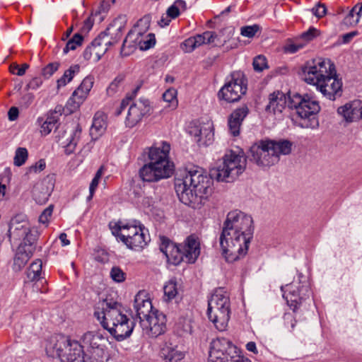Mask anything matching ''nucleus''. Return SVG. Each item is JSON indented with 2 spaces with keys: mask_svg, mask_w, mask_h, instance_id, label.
Returning a JSON list of instances; mask_svg holds the SVG:
<instances>
[{
  "mask_svg": "<svg viewBox=\"0 0 362 362\" xmlns=\"http://www.w3.org/2000/svg\"><path fill=\"white\" fill-rule=\"evenodd\" d=\"M203 133H206L207 134L206 141H204V144L209 145L214 139V132L211 125H208V127L194 126L191 127L189 130V134L197 139L196 141L197 143L202 142Z\"/></svg>",
  "mask_w": 362,
  "mask_h": 362,
  "instance_id": "33",
  "label": "nucleus"
},
{
  "mask_svg": "<svg viewBox=\"0 0 362 362\" xmlns=\"http://www.w3.org/2000/svg\"><path fill=\"white\" fill-rule=\"evenodd\" d=\"M207 315L209 320L219 331H224L230 319V309L208 308Z\"/></svg>",
  "mask_w": 362,
  "mask_h": 362,
  "instance_id": "24",
  "label": "nucleus"
},
{
  "mask_svg": "<svg viewBox=\"0 0 362 362\" xmlns=\"http://www.w3.org/2000/svg\"><path fill=\"white\" fill-rule=\"evenodd\" d=\"M170 144L162 141L148 148L149 162L139 170V176L145 182H158L170 177L174 172V164L169 159Z\"/></svg>",
  "mask_w": 362,
  "mask_h": 362,
  "instance_id": "5",
  "label": "nucleus"
},
{
  "mask_svg": "<svg viewBox=\"0 0 362 362\" xmlns=\"http://www.w3.org/2000/svg\"><path fill=\"white\" fill-rule=\"evenodd\" d=\"M185 5V2L182 0H177L174 4L170 6L166 11V17H162L159 24L163 27L168 25L171 19L177 18L180 15V10L178 6H182Z\"/></svg>",
  "mask_w": 362,
  "mask_h": 362,
  "instance_id": "38",
  "label": "nucleus"
},
{
  "mask_svg": "<svg viewBox=\"0 0 362 362\" xmlns=\"http://www.w3.org/2000/svg\"><path fill=\"white\" fill-rule=\"evenodd\" d=\"M29 68V65L28 64H23L20 66L17 64H12L9 67L10 72L13 74H16L18 76H23L26 71V70Z\"/></svg>",
  "mask_w": 362,
  "mask_h": 362,
  "instance_id": "57",
  "label": "nucleus"
},
{
  "mask_svg": "<svg viewBox=\"0 0 362 362\" xmlns=\"http://www.w3.org/2000/svg\"><path fill=\"white\" fill-rule=\"evenodd\" d=\"M50 195V190L45 182L37 183L33 189V196L39 204H45Z\"/></svg>",
  "mask_w": 362,
  "mask_h": 362,
  "instance_id": "36",
  "label": "nucleus"
},
{
  "mask_svg": "<svg viewBox=\"0 0 362 362\" xmlns=\"http://www.w3.org/2000/svg\"><path fill=\"white\" fill-rule=\"evenodd\" d=\"M312 13L318 18H321L327 13V8L324 4L318 2L315 7L312 8Z\"/></svg>",
  "mask_w": 362,
  "mask_h": 362,
  "instance_id": "61",
  "label": "nucleus"
},
{
  "mask_svg": "<svg viewBox=\"0 0 362 362\" xmlns=\"http://www.w3.org/2000/svg\"><path fill=\"white\" fill-rule=\"evenodd\" d=\"M124 80V75L119 74L117 76L107 88V95L108 96H114L116 93H117L123 84Z\"/></svg>",
  "mask_w": 362,
  "mask_h": 362,
  "instance_id": "42",
  "label": "nucleus"
},
{
  "mask_svg": "<svg viewBox=\"0 0 362 362\" xmlns=\"http://www.w3.org/2000/svg\"><path fill=\"white\" fill-rule=\"evenodd\" d=\"M10 240H21V243L35 244L37 236L30 229L28 221L22 215H17L11 218L8 228Z\"/></svg>",
  "mask_w": 362,
  "mask_h": 362,
  "instance_id": "11",
  "label": "nucleus"
},
{
  "mask_svg": "<svg viewBox=\"0 0 362 362\" xmlns=\"http://www.w3.org/2000/svg\"><path fill=\"white\" fill-rule=\"evenodd\" d=\"M127 19L125 15L117 17L110 26L102 32L83 52L86 60L97 62L110 46L117 44L122 36Z\"/></svg>",
  "mask_w": 362,
  "mask_h": 362,
  "instance_id": "7",
  "label": "nucleus"
},
{
  "mask_svg": "<svg viewBox=\"0 0 362 362\" xmlns=\"http://www.w3.org/2000/svg\"><path fill=\"white\" fill-rule=\"evenodd\" d=\"M252 218L240 211L228 214L220 235V245L226 260L233 262L247 252L253 236Z\"/></svg>",
  "mask_w": 362,
  "mask_h": 362,
  "instance_id": "1",
  "label": "nucleus"
},
{
  "mask_svg": "<svg viewBox=\"0 0 362 362\" xmlns=\"http://www.w3.org/2000/svg\"><path fill=\"white\" fill-rule=\"evenodd\" d=\"M253 67L255 71H262L267 68V59L262 55H259L254 59Z\"/></svg>",
  "mask_w": 362,
  "mask_h": 362,
  "instance_id": "56",
  "label": "nucleus"
},
{
  "mask_svg": "<svg viewBox=\"0 0 362 362\" xmlns=\"http://www.w3.org/2000/svg\"><path fill=\"white\" fill-rule=\"evenodd\" d=\"M238 350L226 338H217L211 343L209 362H233Z\"/></svg>",
  "mask_w": 362,
  "mask_h": 362,
  "instance_id": "10",
  "label": "nucleus"
},
{
  "mask_svg": "<svg viewBox=\"0 0 362 362\" xmlns=\"http://www.w3.org/2000/svg\"><path fill=\"white\" fill-rule=\"evenodd\" d=\"M81 129L76 128L70 135V139H68L69 142L65 146V152L66 154H71L74 152L81 136Z\"/></svg>",
  "mask_w": 362,
  "mask_h": 362,
  "instance_id": "43",
  "label": "nucleus"
},
{
  "mask_svg": "<svg viewBox=\"0 0 362 362\" xmlns=\"http://www.w3.org/2000/svg\"><path fill=\"white\" fill-rule=\"evenodd\" d=\"M139 90V87H137L133 92L132 93V95H127L121 102L120 103V105L119 107V108L116 110L115 112V115H121V113L124 110V109L126 108V107H127L129 103H130V101L132 100V96L133 95H135L137 90Z\"/></svg>",
  "mask_w": 362,
  "mask_h": 362,
  "instance_id": "58",
  "label": "nucleus"
},
{
  "mask_svg": "<svg viewBox=\"0 0 362 362\" xmlns=\"http://www.w3.org/2000/svg\"><path fill=\"white\" fill-rule=\"evenodd\" d=\"M156 43L155 35L148 33L144 35V38L141 41L139 49L141 50H146L153 47Z\"/></svg>",
  "mask_w": 362,
  "mask_h": 362,
  "instance_id": "51",
  "label": "nucleus"
},
{
  "mask_svg": "<svg viewBox=\"0 0 362 362\" xmlns=\"http://www.w3.org/2000/svg\"><path fill=\"white\" fill-rule=\"evenodd\" d=\"M42 83V81L40 77L33 78L27 85L28 88L37 89Z\"/></svg>",
  "mask_w": 362,
  "mask_h": 362,
  "instance_id": "63",
  "label": "nucleus"
},
{
  "mask_svg": "<svg viewBox=\"0 0 362 362\" xmlns=\"http://www.w3.org/2000/svg\"><path fill=\"white\" fill-rule=\"evenodd\" d=\"M230 309V300L227 292L219 288L214 291L208 302V308Z\"/></svg>",
  "mask_w": 362,
  "mask_h": 362,
  "instance_id": "28",
  "label": "nucleus"
},
{
  "mask_svg": "<svg viewBox=\"0 0 362 362\" xmlns=\"http://www.w3.org/2000/svg\"><path fill=\"white\" fill-rule=\"evenodd\" d=\"M287 104L286 95L280 91L274 92L269 95V104L266 110L272 112L274 114L281 113Z\"/></svg>",
  "mask_w": 362,
  "mask_h": 362,
  "instance_id": "29",
  "label": "nucleus"
},
{
  "mask_svg": "<svg viewBox=\"0 0 362 362\" xmlns=\"http://www.w3.org/2000/svg\"><path fill=\"white\" fill-rule=\"evenodd\" d=\"M317 33V30L315 28H310L298 37L288 39L284 46V52L294 54L298 52L316 36Z\"/></svg>",
  "mask_w": 362,
  "mask_h": 362,
  "instance_id": "18",
  "label": "nucleus"
},
{
  "mask_svg": "<svg viewBox=\"0 0 362 362\" xmlns=\"http://www.w3.org/2000/svg\"><path fill=\"white\" fill-rule=\"evenodd\" d=\"M42 262L37 259L30 265L27 271L28 279L30 281H35L40 278L42 272Z\"/></svg>",
  "mask_w": 362,
  "mask_h": 362,
  "instance_id": "41",
  "label": "nucleus"
},
{
  "mask_svg": "<svg viewBox=\"0 0 362 362\" xmlns=\"http://www.w3.org/2000/svg\"><path fill=\"white\" fill-rule=\"evenodd\" d=\"M35 250V244L21 243L17 248V252L13 262V269L21 270L29 259L33 256Z\"/></svg>",
  "mask_w": 362,
  "mask_h": 362,
  "instance_id": "21",
  "label": "nucleus"
},
{
  "mask_svg": "<svg viewBox=\"0 0 362 362\" xmlns=\"http://www.w3.org/2000/svg\"><path fill=\"white\" fill-rule=\"evenodd\" d=\"M293 144L288 140L261 139L250 148V160L257 166L265 168L277 164L281 156L291 153Z\"/></svg>",
  "mask_w": 362,
  "mask_h": 362,
  "instance_id": "6",
  "label": "nucleus"
},
{
  "mask_svg": "<svg viewBox=\"0 0 362 362\" xmlns=\"http://www.w3.org/2000/svg\"><path fill=\"white\" fill-rule=\"evenodd\" d=\"M58 118L54 116H47L46 120L41 125L40 132L43 135L49 134L53 129L57 127Z\"/></svg>",
  "mask_w": 362,
  "mask_h": 362,
  "instance_id": "45",
  "label": "nucleus"
},
{
  "mask_svg": "<svg viewBox=\"0 0 362 362\" xmlns=\"http://www.w3.org/2000/svg\"><path fill=\"white\" fill-rule=\"evenodd\" d=\"M247 159L243 151H230L211 170V175L218 182H232L245 171Z\"/></svg>",
  "mask_w": 362,
  "mask_h": 362,
  "instance_id": "9",
  "label": "nucleus"
},
{
  "mask_svg": "<svg viewBox=\"0 0 362 362\" xmlns=\"http://www.w3.org/2000/svg\"><path fill=\"white\" fill-rule=\"evenodd\" d=\"M320 105L316 100H313L308 96L303 101L298 108L296 114L304 121L301 124L303 128L316 129L319 126V122L316 114L320 111Z\"/></svg>",
  "mask_w": 362,
  "mask_h": 362,
  "instance_id": "13",
  "label": "nucleus"
},
{
  "mask_svg": "<svg viewBox=\"0 0 362 362\" xmlns=\"http://www.w3.org/2000/svg\"><path fill=\"white\" fill-rule=\"evenodd\" d=\"M59 67V63L58 62L49 63L42 70V75L45 78H48L58 70Z\"/></svg>",
  "mask_w": 362,
  "mask_h": 362,
  "instance_id": "53",
  "label": "nucleus"
},
{
  "mask_svg": "<svg viewBox=\"0 0 362 362\" xmlns=\"http://www.w3.org/2000/svg\"><path fill=\"white\" fill-rule=\"evenodd\" d=\"M259 26L258 25L244 26L241 28L240 33L243 36L247 37H253L259 31Z\"/></svg>",
  "mask_w": 362,
  "mask_h": 362,
  "instance_id": "54",
  "label": "nucleus"
},
{
  "mask_svg": "<svg viewBox=\"0 0 362 362\" xmlns=\"http://www.w3.org/2000/svg\"><path fill=\"white\" fill-rule=\"evenodd\" d=\"M102 339L99 335L95 334L93 332H87L84 334L83 341L88 344L91 349L89 351L88 356L90 360L93 361V358L100 359L101 362H104L105 351L100 342Z\"/></svg>",
  "mask_w": 362,
  "mask_h": 362,
  "instance_id": "22",
  "label": "nucleus"
},
{
  "mask_svg": "<svg viewBox=\"0 0 362 362\" xmlns=\"http://www.w3.org/2000/svg\"><path fill=\"white\" fill-rule=\"evenodd\" d=\"M184 254L185 262L194 263L200 254V243L194 235L189 236L183 244L180 245Z\"/></svg>",
  "mask_w": 362,
  "mask_h": 362,
  "instance_id": "23",
  "label": "nucleus"
},
{
  "mask_svg": "<svg viewBox=\"0 0 362 362\" xmlns=\"http://www.w3.org/2000/svg\"><path fill=\"white\" fill-rule=\"evenodd\" d=\"M106 128V115L102 112H96L90 129L91 135L96 137L100 136L105 132Z\"/></svg>",
  "mask_w": 362,
  "mask_h": 362,
  "instance_id": "34",
  "label": "nucleus"
},
{
  "mask_svg": "<svg viewBox=\"0 0 362 362\" xmlns=\"http://www.w3.org/2000/svg\"><path fill=\"white\" fill-rule=\"evenodd\" d=\"M110 276L113 281L120 283L125 280L126 274L119 267H113L110 271Z\"/></svg>",
  "mask_w": 362,
  "mask_h": 362,
  "instance_id": "52",
  "label": "nucleus"
},
{
  "mask_svg": "<svg viewBox=\"0 0 362 362\" xmlns=\"http://www.w3.org/2000/svg\"><path fill=\"white\" fill-rule=\"evenodd\" d=\"M93 83L94 78L91 76H88L83 80L78 88L74 91L71 99L76 104L77 107L87 98L93 88Z\"/></svg>",
  "mask_w": 362,
  "mask_h": 362,
  "instance_id": "27",
  "label": "nucleus"
},
{
  "mask_svg": "<svg viewBox=\"0 0 362 362\" xmlns=\"http://www.w3.org/2000/svg\"><path fill=\"white\" fill-rule=\"evenodd\" d=\"M302 78L327 98L334 100L341 96L342 82L338 78L335 66L329 59L317 58L307 62L302 69Z\"/></svg>",
  "mask_w": 362,
  "mask_h": 362,
  "instance_id": "3",
  "label": "nucleus"
},
{
  "mask_svg": "<svg viewBox=\"0 0 362 362\" xmlns=\"http://www.w3.org/2000/svg\"><path fill=\"white\" fill-rule=\"evenodd\" d=\"M141 226L132 224H122L119 223L117 228L112 230L113 235L117 236L122 243H125L127 240L132 238L138 231H141Z\"/></svg>",
  "mask_w": 362,
  "mask_h": 362,
  "instance_id": "30",
  "label": "nucleus"
},
{
  "mask_svg": "<svg viewBox=\"0 0 362 362\" xmlns=\"http://www.w3.org/2000/svg\"><path fill=\"white\" fill-rule=\"evenodd\" d=\"M46 349L61 362H101L100 359L90 360L78 341L62 335L53 338Z\"/></svg>",
  "mask_w": 362,
  "mask_h": 362,
  "instance_id": "8",
  "label": "nucleus"
},
{
  "mask_svg": "<svg viewBox=\"0 0 362 362\" xmlns=\"http://www.w3.org/2000/svg\"><path fill=\"white\" fill-rule=\"evenodd\" d=\"M361 105L360 100H355L344 106L339 107L337 112L341 115L346 122H351L360 119H362Z\"/></svg>",
  "mask_w": 362,
  "mask_h": 362,
  "instance_id": "25",
  "label": "nucleus"
},
{
  "mask_svg": "<svg viewBox=\"0 0 362 362\" xmlns=\"http://www.w3.org/2000/svg\"><path fill=\"white\" fill-rule=\"evenodd\" d=\"M165 316L157 310L141 320L140 325L144 330L153 337H156L165 330Z\"/></svg>",
  "mask_w": 362,
  "mask_h": 362,
  "instance_id": "16",
  "label": "nucleus"
},
{
  "mask_svg": "<svg viewBox=\"0 0 362 362\" xmlns=\"http://www.w3.org/2000/svg\"><path fill=\"white\" fill-rule=\"evenodd\" d=\"M53 211V206L50 205L46 208L39 216V222L47 225L49 221V218L52 216Z\"/></svg>",
  "mask_w": 362,
  "mask_h": 362,
  "instance_id": "59",
  "label": "nucleus"
},
{
  "mask_svg": "<svg viewBox=\"0 0 362 362\" xmlns=\"http://www.w3.org/2000/svg\"><path fill=\"white\" fill-rule=\"evenodd\" d=\"M175 189L181 202L193 209H200L213 192V180L202 168L186 171L182 178L175 181Z\"/></svg>",
  "mask_w": 362,
  "mask_h": 362,
  "instance_id": "2",
  "label": "nucleus"
},
{
  "mask_svg": "<svg viewBox=\"0 0 362 362\" xmlns=\"http://www.w3.org/2000/svg\"><path fill=\"white\" fill-rule=\"evenodd\" d=\"M160 250L165 255L168 262L173 264L177 265L185 261L180 245L174 244L167 238H160Z\"/></svg>",
  "mask_w": 362,
  "mask_h": 362,
  "instance_id": "17",
  "label": "nucleus"
},
{
  "mask_svg": "<svg viewBox=\"0 0 362 362\" xmlns=\"http://www.w3.org/2000/svg\"><path fill=\"white\" fill-rule=\"evenodd\" d=\"M94 316L117 341L129 337L134 322L122 313V305L117 301L105 299L98 303Z\"/></svg>",
  "mask_w": 362,
  "mask_h": 362,
  "instance_id": "4",
  "label": "nucleus"
},
{
  "mask_svg": "<svg viewBox=\"0 0 362 362\" xmlns=\"http://www.w3.org/2000/svg\"><path fill=\"white\" fill-rule=\"evenodd\" d=\"M306 96H301L299 94H294L293 96L289 97L288 101H287V105L291 109H295L297 112L298 108L301 105L303 101L307 98Z\"/></svg>",
  "mask_w": 362,
  "mask_h": 362,
  "instance_id": "50",
  "label": "nucleus"
},
{
  "mask_svg": "<svg viewBox=\"0 0 362 362\" xmlns=\"http://www.w3.org/2000/svg\"><path fill=\"white\" fill-rule=\"evenodd\" d=\"M144 35L136 28L130 30L123 42L122 52H124L126 47L139 48Z\"/></svg>",
  "mask_w": 362,
  "mask_h": 362,
  "instance_id": "35",
  "label": "nucleus"
},
{
  "mask_svg": "<svg viewBox=\"0 0 362 362\" xmlns=\"http://www.w3.org/2000/svg\"><path fill=\"white\" fill-rule=\"evenodd\" d=\"M151 110V107L148 99L141 98L133 102L128 109L125 119L126 127H135L144 117L150 115Z\"/></svg>",
  "mask_w": 362,
  "mask_h": 362,
  "instance_id": "14",
  "label": "nucleus"
},
{
  "mask_svg": "<svg viewBox=\"0 0 362 362\" xmlns=\"http://www.w3.org/2000/svg\"><path fill=\"white\" fill-rule=\"evenodd\" d=\"M83 40V36L79 33H76L73 37L67 42L63 52L66 54L69 50H74L78 46L81 45Z\"/></svg>",
  "mask_w": 362,
  "mask_h": 362,
  "instance_id": "47",
  "label": "nucleus"
},
{
  "mask_svg": "<svg viewBox=\"0 0 362 362\" xmlns=\"http://www.w3.org/2000/svg\"><path fill=\"white\" fill-rule=\"evenodd\" d=\"M362 4H356L344 18L342 23L346 26L352 27L356 25L361 17Z\"/></svg>",
  "mask_w": 362,
  "mask_h": 362,
  "instance_id": "37",
  "label": "nucleus"
},
{
  "mask_svg": "<svg viewBox=\"0 0 362 362\" xmlns=\"http://www.w3.org/2000/svg\"><path fill=\"white\" fill-rule=\"evenodd\" d=\"M284 291L283 296L286 299L288 305L296 312L301 303L302 300L309 297L310 293V287L308 283H304L300 287L291 284L285 287L281 286Z\"/></svg>",
  "mask_w": 362,
  "mask_h": 362,
  "instance_id": "15",
  "label": "nucleus"
},
{
  "mask_svg": "<svg viewBox=\"0 0 362 362\" xmlns=\"http://www.w3.org/2000/svg\"><path fill=\"white\" fill-rule=\"evenodd\" d=\"M160 356L165 362H180L185 358V353L177 346L165 343L160 350Z\"/></svg>",
  "mask_w": 362,
  "mask_h": 362,
  "instance_id": "31",
  "label": "nucleus"
},
{
  "mask_svg": "<svg viewBox=\"0 0 362 362\" xmlns=\"http://www.w3.org/2000/svg\"><path fill=\"white\" fill-rule=\"evenodd\" d=\"M33 99L32 93H26L20 99L19 105L23 108H27L32 104Z\"/></svg>",
  "mask_w": 362,
  "mask_h": 362,
  "instance_id": "62",
  "label": "nucleus"
},
{
  "mask_svg": "<svg viewBox=\"0 0 362 362\" xmlns=\"http://www.w3.org/2000/svg\"><path fill=\"white\" fill-rule=\"evenodd\" d=\"M247 114L248 108L247 106H242L230 114L228 124L229 132L233 136L239 135L241 124Z\"/></svg>",
  "mask_w": 362,
  "mask_h": 362,
  "instance_id": "26",
  "label": "nucleus"
},
{
  "mask_svg": "<svg viewBox=\"0 0 362 362\" xmlns=\"http://www.w3.org/2000/svg\"><path fill=\"white\" fill-rule=\"evenodd\" d=\"M164 300L170 301L173 299L177 294V288L175 281L170 280L163 288Z\"/></svg>",
  "mask_w": 362,
  "mask_h": 362,
  "instance_id": "44",
  "label": "nucleus"
},
{
  "mask_svg": "<svg viewBox=\"0 0 362 362\" xmlns=\"http://www.w3.org/2000/svg\"><path fill=\"white\" fill-rule=\"evenodd\" d=\"M149 241V236L145 233V229L144 228H141V231H138L132 238L127 240L124 244L129 248L139 251L147 245Z\"/></svg>",
  "mask_w": 362,
  "mask_h": 362,
  "instance_id": "32",
  "label": "nucleus"
},
{
  "mask_svg": "<svg viewBox=\"0 0 362 362\" xmlns=\"http://www.w3.org/2000/svg\"><path fill=\"white\" fill-rule=\"evenodd\" d=\"M80 71V66L78 64H74L71 66L67 70H66L63 76L59 78L57 81V88L65 86L69 83L74 76L78 74Z\"/></svg>",
  "mask_w": 362,
  "mask_h": 362,
  "instance_id": "39",
  "label": "nucleus"
},
{
  "mask_svg": "<svg viewBox=\"0 0 362 362\" xmlns=\"http://www.w3.org/2000/svg\"><path fill=\"white\" fill-rule=\"evenodd\" d=\"M46 166L44 159L39 160L37 163L28 168L27 173H37L42 171Z\"/></svg>",
  "mask_w": 362,
  "mask_h": 362,
  "instance_id": "60",
  "label": "nucleus"
},
{
  "mask_svg": "<svg viewBox=\"0 0 362 362\" xmlns=\"http://www.w3.org/2000/svg\"><path fill=\"white\" fill-rule=\"evenodd\" d=\"M177 91L175 89L170 88L167 90L163 94V100L169 103H171L174 107L177 106V100L176 99Z\"/></svg>",
  "mask_w": 362,
  "mask_h": 362,
  "instance_id": "55",
  "label": "nucleus"
},
{
  "mask_svg": "<svg viewBox=\"0 0 362 362\" xmlns=\"http://www.w3.org/2000/svg\"><path fill=\"white\" fill-rule=\"evenodd\" d=\"M177 327L182 332V334H191L192 332V317L191 313H186L185 316L179 318Z\"/></svg>",
  "mask_w": 362,
  "mask_h": 362,
  "instance_id": "40",
  "label": "nucleus"
},
{
  "mask_svg": "<svg viewBox=\"0 0 362 362\" xmlns=\"http://www.w3.org/2000/svg\"><path fill=\"white\" fill-rule=\"evenodd\" d=\"M216 37L214 32L206 31L187 38L180 45V47L185 52L190 53L202 45L214 42Z\"/></svg>",
  "mask_w": 362,
  "mask_h": 362,
  "instance_id": "19",
  "label": "nucleus"
},
{
  "mask_svg": "<svg viewBox=\"0 0 362 362\" xmlns=\"http://www.w3.org/2000/svg\"><path fill=\"white\" fill-rule=\"evenodd\" d=\"M98 18V22L103 21V17L100 16V11H96L95 13L91 14L83 23V25L81 28V32L83 33H88L93 27L95 18Z\"/></svg>",
  "mask_w": 362,
  "mask_h": 362,
  "instance_id": "48",
  "label": "nucleus"
},
{
  "mask_svg": "<svg viewBox=\"0 0 362 362\" xmlns=\"http://www.w3.org/2000/svg\"><path fill=\"white\" fill-rule=\"evenodd\" d=\"M103 174V167H100L96 172L95 177L92 180V182H90V185L89 187L90 194L88 197V200H90L93 198L94 192L98 186L99 181H100Z\"/></svg>",
  "mask_w": 362,
  "mask_h": 362,
  "instance_id": "49",
  "label": "nucleus"
},
{
  "mask_svg": "<svg viewBox=\"0 0 362 362\" xmlns=\"http://www.w3.org/2000/svg\"><path fill=\"white\" fill-rule=\"evenodd\" d=\"M247 84L244 76L240 72L231 74V79L218 92V97L228 103L238 101L246 93Z\"/></svg>",
  "mask_w": 362,
  "mask_h": 362,
  "instance_id": "12",
  "label": "nucleus"
},
{
  "mask_svg": "<svg viewBox=\"0 0 362 362\" xmlns=\"http://www.w3.org/2000/svg\"><path fill=\"white\" fill-rule=\"evenodd\" d=\"M284 322L286 325L290 324L291 328L293 329L295 327L296 320L294 317L291 313H285L284 316Z\"/></svg>",
  "mask_w": 362,
  "mask_h": 362,
  "instance_id": "64",
  "label": "nucleus"
},
{
  "mask_svg": "<svg viewBox=\"0 0 362 362\" xmlns=\"http://www.w3.org/2000/svg\"><path fill=\"white\" fill-rule=\"evenodd\" d=\"M134 308L140 322L153 312L151 301L144 291L138 292L135 296Z\"/></svg>",
  "mask_w": 362,
  "mask_h": 362,
  "instance_id": "20",
  "label": "nucleus"
},
{
  "mask_svg": "<svg viewBox=\"0 0 362 362\" xmlns=\"http://www.w3.org/2000/svg\"><path fill=\"white\" fill-rule=\"evenodd\" d=\"M28 157V150L23 147H18L16 150L15 156L13 158L14 165L18 167L23 165L26 162Z\"/></svg>",
  "mask_w": 362,
  "mask_h": 362,
  "instance_id": "46",
  "label": "nucleus"
}]
</instances>
